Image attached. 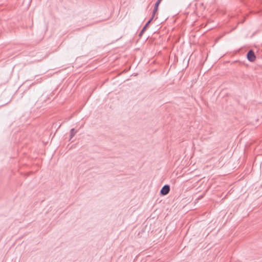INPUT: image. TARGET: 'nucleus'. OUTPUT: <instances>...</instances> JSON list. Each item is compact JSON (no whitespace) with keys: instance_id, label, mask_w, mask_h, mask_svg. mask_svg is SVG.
<instances>
[{"instance_id":"1","label":"nucleus","mask_w":262,"mask_h":262,"mask_svg":"<svg viewBox=\"0 0 262 262\" xmlns=\"http://www.w3.org/2000/svg\"><path fill=\"white\" fill-rule=\"evenodd\" d=\"M247 57L248 59L251 62L255 61L256 59L255 54L254 52L251 50L248 52L247 54Z\"/></svg>"},{"instance_id":"2","label":"nucleus","mask_w":262,"mask_h":262,"mask_svg":"<svg viewBox=\"0 0 262 262\" xmlns=\"http://www.w3.org/2000/svg\"><path fill=\"white\" fill-rule=\"evenodd\" d=\"M170 191V187L168 185H164L162 189H161L160 192L163 195H166Z\"/></svg>"},{"instance_id":"3","label":"nucleus","mask_w":262,"mask_h":262,"mask_svg":"<svg viewBox=\"0 0 262 262\" xmlns=\"http://www.w3.org/2000/svg\"><path fill=\"white\" fill-rule=\"evenodd\" d=\"M161 1H162V0H158L157 2L156 3V4L155 5L154 10H153V12H152V18H154L155 17V14L158 11L159 5L160 4Z\"/></svg>"},{"instance_id":"4","label":"nucleus","mask_w":262,"mask_h":262,"mask_svg":"<svg viewBox=\"0 0 262 262\" xmlns=\"http://www.w3.org/2000/svg\"><path fill=\"white\" fill-rule=\"evenodd\" d=\"M154 18H152V17H151V18L147 21V23L145 24V25L144 26V27L143 28V29H142V30L141 31L140 33V34L139 35L140 36H141L142 34L144 32L145 30H146V28L147 27V26H148V25L150 24V23L151 21V20H152Z\"/></svg>"},{"instance_id":"5","label":"nucleus","mask_w":262,"mask_h":262,"mask_svg":"<svg viewBox=\"0 0 262 262\" xmlns=\"http://www.w3.org/2000/svg\"><path fill=\"white\" fill-rule=\"evenodd\" d=\"M77 132L75 130L74 128H72L71 130V135H70V139H71L76 134Z\"/></svg>"}]
</instances>
